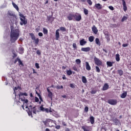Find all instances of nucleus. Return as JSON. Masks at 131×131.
<instances>
[{
  "label": "nucleus",
  "instance_id": "6e6552de",
  "mask_svg": "<svg viewBox=\"0 0 131 131\" xmlns=\"http://www.w3.org/2000/svg\"><path fill=\"white\" fill-rule=\"evenodd\" d=\"M107 103L110 105H116L117 104V100L114 99H109Z\"/></svg>",
  "mask_w": 131,
  "mask_h": 131
},
{
  "label": "nucleus",
  "instance_id": "dca6fc26",
  "mask_svg": "<svg viewBox=\"0 0 131 131\" xmlns=\"http://www.w3.org/2000/svg\"><path fill=\"white\" fill-rule=\"evenodd\" d=\"M86 44V41L84 39H82L80 41V46H84Z\"/></svg>",
  "mask_w": 131,
  "mask_h": 131
},
{
  "label": "nucleus",
  "instance_id": "58836bf2",
  "mask_svg": "<svg viewBox=\"0 0 131 131\" xmlns=\"http://www.w3.org/2000/svg\"><path fill=\"white\" fill-rule=\"evenodd\" d=\"M118 74H119V75H120V76H121V75L123 74V71L122 70H118Z\"/></svg>",
  "mask_w": 131,
  "mask_h": 131
},
{
  "label": "nucleus",
  "instance_id": "423d86ee",
  "mask_svg": "<svg viewBox=\"0 0 131 131\" xmlns=\"http://www.w3.org/2000/svg\"><path fill=\"white\" fill-rule=\"evenodd\" d=\"M94 61L96 65H97V66H101L102 64V61L100 60L99 58L96 57H94Z\"/></svg>",
  "mask_w": 131,
  "mask_h": 131
},
{
  "label": "nucleus",
  "instance_id": "bb28decb",
  "mask_svg": "<svg viewBox=\"0 0 131 131\" xmlns=\"http://www.w3.org/2000/svg\"><path fill=\"white\" fill-rule=\"evenodd\" d=\"M48 97L50 98V99L52 100V99H53V93H52V92H48Z\"/></svg>",
  "mask_w": 131,
  "mask_h": 131
},
{
  "label": "nucleus",
  "instance_id": "c9c22d12",
  "mask_svg": "<svg viewBox=\"0 0 131 131\" xmlns=\"http://www.w3.org/2000/svg\"><path fill=\"white\" fill-rule=\"evenodd\" d=\"M95 42L96 45H100V40L98 38L95 39Z\"/></svg>",
  "mask_w": 131,
  "mask_h": 131
},
{
  "label": "nucleus",
  "instance_id": "4d7b16f0",
  "mask_svg": "<svg viewBox=\"0 0 131 131\" xmlns=\"http://www.w3.org/2000/svg\"><path fill=\"white\" fill-rule=\"evenodd\" d=\"M61 126L60 125H57L55 126V128H56L57 129H60Z\"/></svg>",
  "mask_w": 131,
  "mask_h": 131
},
{
  "label": "nucleus",
  "instance_id": "052dcab7",
  "mask_svg": "<svg viewBox=\"0 0 131 131\" xmlns=\"http://www.w3.org/2000/svg\"><path fill=\"white\" fill-rule=\"evenodd\" d=\"M62 125H64V126H66V123H65V122H64V121H62Z\"/></svg>",
  "mask_w": 131,
  "mask_h": 131
},
{
  "label": "nucleus",
  "instance_id": "9d476101",
  "mask_svg": "<svg viewBox=\"0 0 131 131\" xmlns=\"http://www.w3.org/2000/svg\"><path fill=\"white\" fill-rule=\"evenodd\" d=\"M81 51H82V52H90V51H91V48L90 47H86V48H82L81 49Z\"/></svg>",
  "mask_w": 131,
  "mask_h": 131
},
{
  "label": "nucleus",
  "instance_id": "b1692460",
  "mask_svg": "<svg viewBox=\"0 0 131 131\" xmlns=\"http://www.w3.org/2000/svg\"><path fill=\"white\" fill-rule=\"evenodd\" d=\"M12 6H13L14 8H15L16 9V11H19V7L14 2H12Z\"/></svg>",
  "mask_w": 131,
  "mask_h": 131
},
{
  "label": "nucleus",
  "instance_id": "9b49d317",
  "mask_svg": "<svg viewBox=\"0 0 131 131\" xmlns=\"http://www.w3.org/2000/svg\"><path fill=\"white\" fill-rule=\"evenodd\" d=\"M122 2L123 3V10L124 11V12H125L127 10V7H126V3H125V1L124 0H122Z\"/></svg>",
  "mask_w": 131,
  "mask_h": 131
},
{
  "label": "nucleus",
  "instance_id": "aec40b11",
  "mask_svg": "<svg viewBox=\"0 0 131 131\" xmlns=\"http://www.w3.org/2000/svg\"><path fill=\"white\" fill-rule=\"evenodd\" d=\"M116 61L119 62L120 61V55L119 54L116 55Z\"/></svg>",
  "mask_w": 131,
  "mask_h": 131
},
{
  "label": "nucleus",
  "instance_id": "e433bc0d",
  "mask_svg": "<svg viewBox=\"0 0 131 131\" xmlns=\"http://www.w3.org/2000/svg\"><path fill=\"white\" fill-rule=\"evenodd\" d=\"M67 74L69 75L70 76L72 74V71L71 70H67Z\"/></svg>",
  "mask_w": 131,
  "mask_h": 131
},
{
  "label": "nucleus",
  "instance_id": "412c9836",
  "mask_svg": "<svg viewBox=\"0 0 131 131\" xmlns=\"http://www.w3.org/2000/svg\"><path fill=\"white\" fill-rule=\"evenodd\" d=\"M127 95V93L126 92H125L121 94V98H122V99H124L125 98H126Z\"/></svg>",
  "mask_w": 131,
  "mask_h": 131
},
{
  "label": "nucleus",
  "instance_id": "393cba45",
  "mask_svg": "<svg viewBox=\"0 0 131 131\" xmlns=\"http://www.w3.org/2000/svg\"><path fill=\"white\" fill-rule=\"evenodd\" d=\"M82 81L83 83H86L88 82V80H86V78L84 76L82 77Z\"/></svg>",
  "mask_w": 131,
  "mask_h": 131
},
{
  "label": "nucleus",
  "instance_id": "a18cd8bd",
  "mask_svg": "<svg viewBox=\"0 0 131 131\" xmlns=\"http://www.w3.org/2000/svg\"><path fill=\"white\" fill-rule=\"evenodd\" d=\"M87 3L90 5V6H92V5H93V2L91 0H87Z\"/></svg>",
  "mask_w": 131,
  "mask_h": 131
},
{
  "label": "nucleus",
  "instance_id": "4468645a",
  "mask_svg": "<svg viewBox=\"0 0 131 131\" xmlns=\"http://www.w3.org/2000/svg\"><path fill=\"white\" fill-rule=\"evenodd\" d=\"M109 89V85L108 83H105L103 86L102 91H107Z\"/></svg>",
  "mask_w": 131,
  "mask_h": 131
},
{
  "label": "nucleus",
  "instance_id": "2f4dec72",
  "mask_svg": "<svg viewBox=\"0 0 131 131\" xmlns=\"http://www.w3.org/2000/svg\"><path fill=\"white\" fill-rule=\"evenodd\" d=\"M43 33L44 34H48V29L46 28H43Z\"/></svg>",
  "mask_w": 131,
  "mask_h": 131
},
{
  "label": "nucleus",
  "instance_id": "5fc2aeb1",
  "mask_svg": "<svg viewBox=\"0 0 131 131\" xmlns=\"http://www.w3.org/2000/svg\"><path fill=\"white\" fill-rule=\"evenodd\" d=\"M128 46V44H127V43L123 44V45H122V47H123V48H126V47H127Z\"/></svg>",
  "mask_w": 131,
  "mask_h": 131
},
{
  "label": "nucleus",
  "instance_id": "7ed1b4c3",
  "mask_svg": "<svg viewBox=\"0 0 131 131\" xmlns=\"http://www.w3.org/2000/svg\"><path fill=\"white\" fill-rule=\"evenodd\" d=\"M19 16L20 20V25L21 26L23 25H26V24H27V18H26L25 16L21 13H19Z\"/></svg>",
  "mask_w": 131,
  "mask_h": 131
},
{
  "label": "nucleus",
  "instance_id": "20e7f679",
  "mask_svg": "<svg viewBox=\"0 0 131 131\" xmlns=\"http://www.w3.org/2000/svg\"><path fill=\"white\" fill-rule=\"evenodd\" d=\"M19 100L21 101L22 102H24V104L21 106L23 109L24 110V107H26V109H27L28 108V104H29L28 103V100L26 99L25 97H19Z\"/></svg>",
  "mask_w": 131,
  "mask_h": 131
},
{
  "label": "nucleus",
  "instance_id": "c756f323",
  "mask_svg": "<svg viewBox=\"0 0 131 131\" xmlns=\"http://www.w3.org/2000/svg\"><path fill=\"white\" fill-rule=\"evenodd\" d=\"M8 15L9 16H10L11 18H15V14L12 12H8Z\"/></svg>",
  "mask_w": 131,
  "mask_h": 131
},
{
  "label": "nucleus",
  "instance_id": "72a5a7b5",
  "mask_svg": "<svg viewBox=\"0 0 131 131\" xmlns=\"http://www.w3.org/2000/svg\"><path fill=\"white\" fill-rule=\"evenodd\" d=\"M83 11H84V14L85 15H88L89 14V10H88L85 8H84Z\"/></svg>",
  "mask_w": 131,
  "mask_h": 131
},
{
  "label": "nucleus",
  "instance_id": "37998d69",
  "mask_svg": "<svg viewBox=\"0 0 131 131\" xmlns=\"http://www.w3.org/2000/svg\"><path fill=\"white\" fill-rule=\"evenodd\" d=\"M96 93H97V90H92L91 92V94H92V95L96 94Z\"/></svg>",
  "mask_w": 131,
  "mask_h": 131
},
{
  "label": "nucleus",
  "instance_id": "39448f33",
  "mask_svg": "<svg viewBox=\"0 0 131 131\" xmlns=\"http://www.w3.org/2000/svg\"><path fill=\"white\" fill-rule=\"evenodd\" d=\"M74 18L76 21H79L81 20V15L79 13L74 14Z\"/></svg>",
  "mask_w": 131,
  "mask_h": 131
},
{
  "label": "nucleus",
  "instance_id": "6e6d98bb",
  "mask_svg": "<svg viewBox=\"0 0 131 131\" xmlns=\"http://www.w3.org/2000/svg\"><path fill=\"white\" fill-rule=\"evenodd\" d=\"M73 70H74V71H78V70H77V68H76V67H73Z\"/></svg>",
  "mask_w": 131,
  "mask_h": 131
},
{
  "label": "nucleus",
  "instance_id": "ddd939ff",
  "mask_svg": "<svg viewBox=\"0 0 131 131\" xmlns=\"http://www.w3.org/2000/svg\"><path fill=\"white\" fill-rule=\"evenodd\" d=\"M95 7L97 10H101L102 8V5L100 4V3L96 4Z\"/></svg>",
  "mask_w": 131,
  "mask_h": 131
},
{
  "label": "nucleus",
  "instance_id": "de8ad7c7",
  "mask_svg": "<svg viewBox=\"0 0 131 131\" xmlns=\"http://www.w3.org/2000/svg\"><path fill=\"white\" fill-rule=\"evenodd\" d=\"M19 89V87H15L14 89H13L14 93L13 94H16V91Z\"/></svg>",
  "mask_w": 131,
  "mask_h": 131
},
{
  "label": "nucleus",
  "instance_id": "e2e57ef3",
  "mask_svg": "<svg viewBox=\"0 0 131 131\" xmlns=\"http://www.w3.org/2000/svg\"><path fill=\"white\" fill-rule=\"evenodd\" d=\"M32 70H33V73H34V74L37 73V72H36V71H35V70H34V69H32Z\"/></svg>",
  "mask_w": 131,
  "mask_h": 131
},
{
  "label": "nucleus",
  "instance_id": "603ef678",
  "mask_svg": "<svg viewBox=\"0 0 131 131\" xmlns=\"http://www.w3.org/2000/svg\"><path fill=\"white\" fill-rule=\"evenodd\" d=\"M73 47L74 48V49H76L77 48V46H76V43H74L73 44Z\"/></svg>",
  "mask_w": 131,
  "mask_h": 131
},
{
  "label": "nucleus",
  "instance_id": "1a4fd4ad",
  "mask_svg": "<svg viewBox=\"0 0 131 131\" xmlns=\"http://www.w3.org/2000/svg\"><path fill=\"white\" fill-rule=\"evenodd\" d=\"M59 31H60V29H57L55 32V38L56 40H58L60 37V33H59Z\"/></svg>",
  "mask_w": 131,
  "mask_h": 131
},
{
  "label": "nucleus",
  "instance_id": "5701e85b",
  "mask_svg": "<svg viewBox=\"0 0 131 131\" xmlns=\"http://www.w3.org/2000/svg\"><path fill=\"white\" fill-rule=\"evenodd\" d=\"M114 62H111V61H107L106 62V64L107 66H108V67H112V66H113V63Z\"/></svg>",
  "mask_w": 131,
  "mask_h": 131
},
{
  "label": "nucleus",
  "instance_id": "f3484780",
  "mask_svg": "<svg viewBox=\"0 0 131 131\" xmlns=\"http://www.w3.org/2000/svg\"><path fill=\"white\" fill-rule=\"evenodd\" d=\"M85 67H86V70H88V71H90V70H91V66H90V63H89L88 62H85Z\"/></svg>",
  "mask_w": 131,
  "mask_h": 131
},
{
  "label": "nucleus",
  "instance_id": "0eeeda50",
  "mask_svg": "<svg viewBox=\"0 0 131 131\" xmlns=\"http://www.w3.org/2000/svg\"><path fill=\"white\" fill-rule=\"evenodd\" d=\"M53 120L51 119H47L45 121H43V123H44L45 125L48 126L50 123H53Z\"/></svg>",
  "mask_w": 131,
  "mask_h": 131
},
{
  "label": "nucleus",
  "instance_id": "3c124183",
  "mask_svg": "<svg viewBox=\"0 0 131 131\" xmlns=\"http://www.w3.org/2000/svg\"><path fill=\"white\" fill-rule=\"evenodd\" d=\"M84 111L86 112H89V107L88 106H85L84 108Z\"/></svg>",
  "mask_w": 131,
  "mask_h": 131
},
{
  "label": "nucleus",
  "instance_id": "473e14b6",
  "mask_svg": "<svg viewBox=\"0 0 131 131\" xmlns=\"http://www.w3.org/2000/svg\"><path fill=\"white\" fill-rule=\"evenodd\" d=\"M63 85H61L60 86L59 85H57L56 86V89H57V90H62L63 89Z\"/></svg>",
  "mask_w": 131,
  "mask_h": 131
},
{
  "label": "nucleus",
  "instance_id": "c03bdc74",
  "mask_svg": "<svg viewBox=\"0 0 131 131\" xmlns=\"http://www.w3.org/2000/svg\"><path fill=\"white\" fill-rule=\"evenodd\" d=\"M60 30L61 31L65 32V31H66V28H65V27H60Z\"/></svg>",
  "mask_w": 131,
  "mask_h": 131
},
{
  "label": "nucleus",
  "instance_id": "a878e982",
  "mask_svg": "<svg viewBox=\"0 0 131 131\" xmlns=\"http://www.w3.org/2000/svg\"><path fill=\"white\" fill-rule=\"evenodd\" d=\"M94 39H95V37H94V36H91L89 38V40L90 42H93V41H94Z\"/></svg>",
  "mask_w": 131,
  "mask_h": 131
},
{
  "label": "nucleus",
  "instance_id": "f8f14e48",
  "mask_svg": "<svg viewBox=\"0 0 131 131\" xmlns=\"http://www.w3.org/2000/svg\"><path fill=\"white\" fill-rule=\"evenodd\" d=\"M92 31L94 34H97L98 33V29L95 26H93V27L92 28Z\"/></svg>",
  "mask_w": 131,
  "mask_h": 131
},
{
  "label": "nucleus",
  "instance_id": "09e8293b",
  "mask_svg": "<svg viewBox=\"0 0 131 131\" xmlns=\"http://www.w3.org/2000/svg\"><path fill=\"white\" fill-rule=\"evenodd\" d=\"M35 67L37 69H39V64H38V63H35Z\"/></svg>",
  "mask_w": 131,
  "mask_h": 131
},
{
  "label": "nucleus",
  "instance_id": "4c0bfd02",
  "mask_svg": "<svg viewBox=\"0 0 131 131\" xmlns=\"http://www.w3.org/2000/svg\"><path fill=\"white\" fill-rule=\"evenodd\" d=\"M95 68H96V72H98L99 73H100L101 72V70H100V68H99V67L96 66L95 67Z\"/></svg>",
  "mask_w": 131,
  "mask_h": 131
},
{
  "label": "nucleus",
  "instance_id": "ea45409f",
  "mask_svg": "<svg viewBox=\"0 0 131 131\" xmlns=\"http://www.w3.org/2000/svg\"><path fill=\"white\" fill-rule=\"evenodd\" d=\"M18 64L19 66H24V64H23V62H22V61H21V60L19 59H18Z\"/></svg>",
  "mask_w": 131,
  "mask_h": 131
},
{
  "label": "nucleus",
  "instance_id": "680f3d73",
  "mask_svg": "<svg viewBox=\"0 0 131 131\" xmlns=\"http://www.w3.org/2000/svg\"><path fill=\"white\" fill-rule=\"evenodd\" d=\"M36 53H37V54L39 55H40L41 54L40 51H39V50L37 51Z\"/></svg>",
  "mask_w": 131,
  "mask_h": 131
},
{
  "label": "nucleus",
  "instance_id": "c85d7f7f",
  "mask_svg": "<svg viewBox=\"0 0 131 131\" xmlns=\"http://www.w3.org/2000/svg\"><path fill=\"white\" fill-rule=\"evenodd\" d=\"M75 62L77 65H80L81 63V60H80V59H76Z\"/></svg>",
  "mask_w": 131,
  "mask_h": 131
},
{
  "label": "nucleus",
  "instance_id": "a19ab883",
  "mask_svg": "<svg viewBox=\"0 0 131 131\" xmlns=\"http://www.w3.org/2000/svg\"><path fill=\"white\" fill-rule=\"evenodd\" d=\"M39 108H40V110H41V111H42L43 112H45V110H46V108H45L43 107V106H42V105L40 106Z\"/></svg>",
  "mask_w": 131,
  "mask_h": 131
},
{
  "label": "nucleus",
  "instance_id": "0e129e2a",
  "mask_svg": "<svg viewBox=\"0 0 131 131\" xmlns=\"http://www.w3.org/2000/svg\"><path fill=\"white\" fill-rule=\"evenodd\" d=\"M56 86H55L54 85H52L51 86H50L49 88H52L53 89H55Z\"/></svg>",
  "mask_w": 131,
  "mask_h": 131
},
{
  "label": "nucleus",
  "instance_id": "338daca9",
  "mask_svg": "<svg viewBox=\"0 0 131 131\" xmlns=\"http://www.w3.org/2000/svg\"><path fill=\"white\" fill-rule=\"evenodd\" d=\"M70 88H74V85H73V84H70Z\"/></svg>",
  "mask_w": 131,
  "mask_h": 131
},
{
  "label": "nucleus",
  "instance_id": "cd10ccee",
  "mask_svg": "<svg viewBox=\"0 0 131 131\" xmlns=\"http://www.w3.org/2000/svg\"><path fill=\"white\" fill-rule=\"evenodd\" d=\"M22 96H25L26 97H27L28 95L26 93L20 92V94H19V97Z\"/></svg>",
  "mask_w": 131,
  "mask_h": 131
},
{
  "label": "nucleus",
  "instance_id": "864d4df0",
  "mask_svg": "<svg viewBox=\"0 0 131 131\" xmlns=\"http://www.w3.org/2000/svg\"><path fill=\"white\" fill-rule=\"evenodd\" d=\"M19 59H20L19 58H17V59H16L14 61V63L16 64V63H17V62L19 61Z\"/></svg>",
  "mask_w": 131,
  "mask_h": 131
},
{
  "label": "nucleus",
  "instance_id": "79ce46f5",
  "mask_svg": "<svg viewBox=\"0 0 131 131\" xmlns=\"http://www.w3.org/2000/svg\"><path fill=\"white\" fill-rule=\"evenodd\" d=\"M34 40H35V43H36V45H38V42L39 41V39H38V38L35 39Z\"/></svg>",
  "mask_w": 131,
  "mask_h": 131
},
{
  "label": "nucleus",
  "instance_id": "a211bd4d",
  "mask_svg": "<svg viewBox=\"0 0 131 131\" xmlns=\"http://www.w3.org/2000/svg\"><path fill=\"white\" fill-rule=\"evenodd\" d=\"M82 129H83L84 131H90V127L88 126H82Z\"/></svg>",
  "mask_w": 131,
  "mask_h": 131
},
{
  "label": "nucleus",
  "instance_id": "2eb2a0df",
  "mask_svg": "<svg viewBox=\"0 0 131 131\" xmlns=\"http://www.w3.org/2000/svg\"><path fill=\"white\" fill-rule=\"evenodd\" d=\"M67 18L69 21H71V20H73V18H74V14H70L68 15Z\"/></svg>",
  "mask_w": 131,
  "mask_h": 131
},
{
  "label": "nucleus",
  "instance_id": "4be33fe9",
  "mask_svg": "<svg viewBox=\"0 0 131 131\" xmlns=\"http://www.w3.org/2000/svg\"><path fill=\"white\" fill-rule=\"evenodd\" d=\"M18 52L19 54H23V53H24V48H23V47H19Z\"/></svg>",
  "mask_w": 131,
  "mask_h": 131
},
{
  "label": "nucleus",
  "instance_id": "13d9d810",
  "mask_svg": "<svg viewBox=\"0 0 131 131\" xmlns=\"http://www.w3.org/2000/svg\"><path fill=\"white\" fill-rule=\"evenodd\" d=\"M43 34H42V33H41V32H39V33H38V36H39L41 37V36H43Z\"/></svg>",
  "mask_w": 131,
  "mask_h": 131
},
{
  "label": "nucleus",
  "instance_id": "bf43d9fd",
  "mask_svg": "<svg viewBox=\"0 0 131 131\" xmlns=\"http://www.w3.org/2000/svg\"><path fill=\"white\" fill-rule=\"evenodd\" d=\"M35 102H38V101H39V99H38V98L35 97Z\"/></svg>",
  "mask_w": 131,
  "mask_h": 131
},
{
  "label": "nucleus",
  "instance_id": "f03ea898",
  "mask_svg": "<svg viewBox=\"0 0 131 131\" xmlns=\"http://www.w3.org/2000/svg\"><path fill=\"white\" fill-rule=\"evenodd\" d=\"M29 111H27L29 116H31V117H33L32 116V112L34 114H36V112H38L37 111V106H33L31 104L29 103L28 107Z\"/></svg>",
  "mask_w": 131,
  "mask_h": 131
},
{
  "label": "nucleus",
  "instance_id": "f704fd0d",
  "mask_svg": "<svg viewBox=\"0 0 131 131\" xmlns=\"http://www.w3.org/2000/svg\"><path fill=\"white\" fill-rule=\"evenodd\" d=\"M30 35L33 40H34V39H35V36H34V34L33 33H30Z\"/></svg>",
  "mask_w": 131,
  "mask_h": 131
},
{
  "label": "nucleus",
  "instance_id": "7c9ffc66",
  "mask_svg": "<svg viewBox=\"0 0 131 131\" xmlns=\"http://www.w3.org/2000/svg\"><path fill=\"white\" fill-rule=\"evenodd\" d=\"M127 16H124L121 19V22H124V21H126V20H127Z\"/></svg>",
  "mask_w": 131,
  "mask_h": 131
},
{
  "label": "nucleus",
  "instance_id": "774afa93",
  "mask_svg": "<svg viewBox=\"0 0 131 131\" xmlns=\"http://www.w3.org/2000/svg\"><path fill=\"white\" fill-rule=\"evenodd\" d=\"M39 99H40L41 102H42V98H41V96H39Z\"/></svg>",
  "mask_w": 131,
  "mask_h": 131
},
{
  "label": "nucleus",
  "instance_id": "6ab92c4d",
  "mask_svg": "<svg viewBox=\"0 0 131 131\" xmlns=\"http://www.w3.org/2000/svg\"><path fill=\"white\" fill-rule=\"evenodd\" d=\"M90 119L91 124H94V123H95V118L93 116H91Z\"/></svg>",
  "mask_w": 131,
  "mask_h": 131
},
{
  "label": "nucleus",
  "instance_id": "f257e3e1",
  "mask_svg": "<svg viewBox=\"0 0 131 131\" xmlns=\"http://www.w3.org/2000/svg\"><path fill=\"white\" fill-rule=\"evenodd\" d=\"M13 27H11V33H10V41L11 42H15L16 40L19 38L20 35V31L19 29L13 30Z\"/></svg>",
  "mask_w": 131,
  "mask_h": 131
},
{
  "label": "nucleus",
  "instance_id": "49530a36",
  "mask_svg": "<svg viewBox=\"0 0 131 131\" xmlns=\"http://www.w3.org/2000/svg\"><path fill=\"white\" fill-rule=\"evenodd\" d=\"M44 112H46V113H49V112L51 113V112H52V111L51 110H49V108H46Z\"/></svg>",
  "mask_w": 131,
  "mask_h": 131
},
{
  "label": "nucleus",
  "instance_id": "69168bd1",
  "mask_svg": "<svg viewBox=\"0 0 131 131\" xmlns=\"http://www.w3.org/2000/svg\"><path fill=\"white\" fill-rule=\"evenodd\" d=\"M49 88H50V87H48V88H47V92H48V93L51 92V91H50Z\"/></svg>",
  "mask_w": 131,
  "mask_h": 131
},
{
  "label": "nucleus",
  "instance_id": "8fccbe9b",
  "mask_svg": "<svg viewBox=\"0 0 131 131\" xmlns=\"http://www.w3.org/2000/svg\"><path fill=\"white\" fill-rule=\"evenodd\" d=\"M108 9H110V10H111V11H113L114 10V7H113V6H110L108 7Z\"/></svg>",
  "mask_w": 131,
  "mask_h": 131
}]
</instances>
